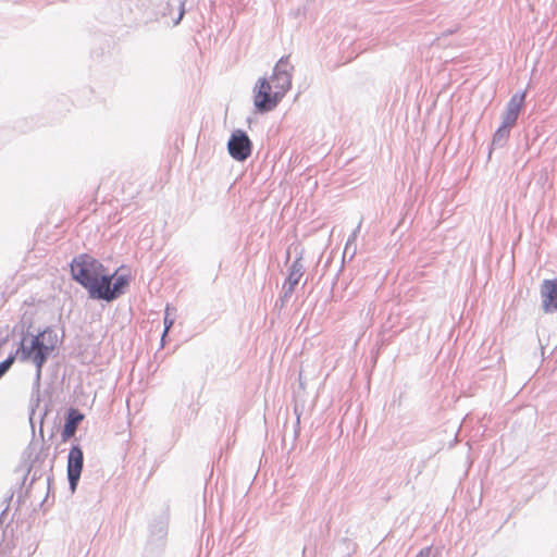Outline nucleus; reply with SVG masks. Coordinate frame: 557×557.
Wrapping results in <instances>:
<instances>
[{
  "label": "nucleus",
  "mask_w": 557,
  "mask_h": 557,
  "mask_svg": "<svg viewBox=\"0 0 557 557\" xmlns=\"http://www.w3.org/2000/svg\"><path fill=\"white\" fill-rule=\"evenodd\" d=\"M23 352H26L25 358L30 359L39 371L46 360L44 350H23Z\"/></svg>",
  "instance_id": "obj_12"
},
{
  "label": "nucleus",
  "mask_w": 557,
  "mask_h": 557,
  "mask_svg": "<svg viewBox=\"0 0 557 557\" xmlns=\"http://www.w3.org/2000/svg\"><path fill=\"white\" fill-rule=\"evenodd\" d=\"M81 420H83V416L77 413L75 410H72V436L74 435L76 424Z\"/></svg>",
  "instance_id": "obj_16"
},
{
  "label": "nucleus",
  "mask_w": 557,
  "mask_h": 557,
  "mask_svg": "<svg viewBox=\"0 0 557 557\" xmlns=\"http://www.w3.org/2000/svg\"><path fill=\"white\" fill-rule=\"evenodd\" d=\"M164 324L165 330L163 332V336L165 335L166 331L172 326L173 320H169V308H166L165 318H164Z\"/></svg>",
  "instance_id": "obj_17"
},
{
  "label": "nucleus",
  "mask_w": 557,
  "mask_h": 557,
  "mask_svg": "<svg viewBox=\"0 0 557 557\" xmlns=\"http://www.w3.org/2000/svg\"><path fill=\"white\" fill-rule=\"evenodd\" d=\"M174 2H175V4H177V5H178V8H180V14H178V17H177V20L175 21V24H177V23L182 20L183 15H184V9H183V5H184V4H183V2H181L180 0H174Z\"/></svg>",
  "instance_id": "obj_18"
},
{
  "label": "nucleus",
  "mask_w": 557,
  "mask_h": 557,
  "mask_svg": "<svg viewBox=\"0 0 557 557\" xmlns=\"http://www.w3.org/2000/svg\"><path fill=\"white\" fill-rule=\"evenodd\" d=\"M356 253H357V245L346 244L344 253H343V261H345V258L347 256L349 257V260H352V258L356 256Z\"/></svg>",
  "instance_id": "obj_13"
},
{
  "label": "nucleus",
  "mask_w": 557,
  "mask_h": 557,
  "mask_svg": "<svg viewBox=\"0 0 557 557\" xmlns=\"http://www.w3.org/2000/svg\"><path fill=\"white\" fill-rule=\"evenodd\" d=\"M295 286L288 285L287 287L284 286V297H288L294 292Z\"/></svg>",
  "instance_id": "obj_20"
},
{
  "label": "nucleus",
  "mask_w": 557,
  "mask_h": 557,
  "mask_svg": "<svg viewBox=\"0 0 557 557\" xmlns=\"http://www.w3.org/2000/svg\"><path fill=\"white\" fill-rule=\"evenodd\" d=\"M83 451L78 447H72V493L75 492L83 469Z\"/></svg>",
  "instance_id": "obj_9"
},
{
  "label": "nucleus",
  "mask_w": 557,
  "mask_h": 557,
  "mask_svg": "<svg viewBox=\"0 0 557 557\" xmlns=\"http://www.w3.org/2000/svg\"><path fill=\"white\" fill-rule=\"evenodd\" d=\"M106 273L103 264L90 255L82 253L72 259V280L88 292L90 299H96Z\"/></svg>",
  "instance_id": "obj_1"
},
{
  "label": "nucleus",
  "mask_w": 557,
  "mask_h": 557,
  "mask_svg": "<svg viewBox=\"0 0 557 557\" xmlns=\"http://www.w3.org/2000/svg\"><path fill=\"white\" fill-rule=\"evenodd\" d=\"M357 238L358 237H356L355 235L350 234V236L348 237L346 244L356 245Z\"/></svg>",
  "instance_id": "obj_21"
},
{
  "label": "nucleus",
  "mask_w": 557,
  "mask_h": 557,
  "mask_svg": "<svg viewBox=\"0 0 557 557\" xmlns=\"http://www.w3.org/2000/svg\"><path fill=\"white\" fill-rule=\"evenodd\" d=\"M14 361L13 357H9L0 363V377L10 369Z\"/></svg>",
  "instance_id": "obj_15"
},
{
  "label": "nucleus",
  "mask_w": 557,
  "mask_h": 557,
  "mask_svg": "<svg viewBox=\"0 0 557 557\" xmlns=\"http://www.w3.org/2000/svg\"><path fill=\"white\" fill-rule=\"evenodd\" d=\"M128 280L124 275L115 276V273H106L104 278L100 282V287L95 300L113 301L124 294Z\"/></svg>",
  "instance_id": "obj_5"
},
{
  "label": "nucleus",
  "mask_w": 557,
  "mask_h": 557,
  "mask_svg": "<svg viewBox=\"0 0 557 557\" xmlns=\"http://www.w3.org/2000/svg\"><path fill=\"white\" fill-rule=\"evenodd\" d=\"M293 70L294 66L290 64L288 58H281L274 66L272 76L268 79L281 99H283L292 87Z\"/></svg>",
  "instance_id": "obj_4"
},
{
  "label": "nucleus",
  "mask_w": 557,
  "mask_h": 557,
  "mask_svg": "<svg viewBox=\"0 0 557 557\" xmlns=\"http://www.w3.org/2000/svg\"><path fill=\"white\" fill-rule=\"evenodd\" d=\"M227 151L234 160L243 162L250 157L252 143L244 131L235 129L227 141Z\"/></svg>",
  "instance_id": "obj_6"
},
{
  "label": "nucleus",
  "mask_w": 557,
  "mask_h": 557,
  "mask_svg": "<svg viewBox=\"0 0 557 557\" xmlns=\"http://www.w3.org/2000/svg\"><path fill=\"white\" fill-rule=\"evenodd\" d=\"M70 469H71V466H70V460L67 461V473L70 474Z\"/></svg>",
  "instance_id": "obj_23"
},
{
  "label": "nucleus",
  "mask_w": 557,
  "mask_h": 557,
  "mask_svg": "<svg viewBox=\"0 0 557 557\" xmlns=\"http://www.w3.org/2000/svg\"><path fill=\"white\" fill-rule=\"evenodd\" d=\"M511 126L512 125H510V124H506L505 122H502V125L497 128V131L495 132V134L493 136V145L494 146H503L505 144V141L507 140V138L509 136Z\"/></svg>",
  "instance_id": "obj_11"
},
{
  "label": "nucleus",
  "mask_w": 557,
  "mask_h": 557,
  "mask_svg": "<svg viewBox=\"0 0 557 557\" xmlns=\"http://www.w3.org/2000/svg\"><path fill=\"white\" fill-rule=\"evenodd\" d=\"M304 264L301 263V259L297 258L290 267L289 275L287 277V284L292 286H296L299 283V280L304 275Z\"/></svg>",
  "instance_id": "obj_10"
},
{
  "label": "nucleus",
  "mask_w": 557,
  "mask_h": 557,
  "mask_svg": "<svg viewBox=\"0 0 557 557\" xmlns=\"http://www.w3.org/2000/svg\"><path fill=\"white\" fill-rule=\"evenodd\" d=\"M17 348H57L59 344V335L55 330L46 327L44 331L29 325L24 332V327L17 334Z\"/></svg>",
  "instance_id": "obj_2"
},
{
  "label": "nucleus",
  "mask_w": 557,
  "mask_h": 557,
  "mask_svg": "<svg viewBox=\"0 0 557 557\" xmlns=\"http://www.w3.org/2000/svg\"><path fill=\"white\" fill-rule=\"evenodd\" d=\"M253 104L258 112L265 113L276 108L282 100L268 78H259L253 89Z\"/></svg>",
  "instance_id": "obj_3"
},
{
  "label": "nucleus",
  "mask_w": 557,
  "mask_h": 557,
  "mask_svg": "<svg viewBox=\"0 0 557 557\" xmlns=\"http://www.w3.org/2000/svg\"><path fill=\"white\" fill-rule=\"evenodd\" d=\"M69 437H70V412L67 413V416L65 417V420H64V426L62 430L63 442H66Z\"/></svg>",
  "instance_id": "obj_14"
},
{
  "label": "nucleus",
  "mask_w": 557,
  "mask_h": 557,
  "mask_svg": "<svg viewBox=\"0 0 557 557\" xmlns=\"http://www.w3.org/2000/svg\"><path fill=\"white\" fill-rule=\"evenodd\" d=\"M525 94L524 92H516L509 100L506 107V111L503 114V122L506 124L515 125L520 110L524 103Z\"/></svg>",
  "instance_id": "obj_7"
},
{
  "label": "nucleus",
  "mask_w": 557,
  "mask_h": 557,
  "mask_svg": "<svg viewBox=\"0 0 557 557\" xmlns=\"http://www.w3.org/2000/svg\"><path fill=\"white\" fill-rule=\"evenodd\" d=\"M541 296L546 312L557 309V281L545 280L541 286Z\"/></svg>",
  "instance_id": "obj_8"
},
{
  "label": "nucleus",
  "mask_w": 557,
  "mask_h": 557,
  "mask_svg": "<svg viewBox=\"0 0 557 557\" xmlns=\"http://www.w3.org/2000/svg\"><path fill=\"white\" fill-rule=\"evenodd\" d=\"M431 555V547H425L419 552V554L416 557H430Z\"/></svg>",
  "instance_id": "obj_19"
},
{
  "label": "nucleus",
  "mask_w": 557,
  "mask_h": 557,
  "mask_svg": "<svg viewBox=\"0 0 557 557\" xmlns=\"http://www.w3.org/2000/svg\"><path fill=\"white\" fill-rule=\"evenodd\" d=\"M360 230H361V221L358 223L357 227L352 231L351 234L355 235L356 237H358Z\"/></svg>",
  "instance_id": "obj_22"
}]
</instances>
